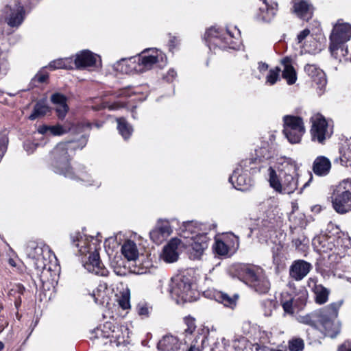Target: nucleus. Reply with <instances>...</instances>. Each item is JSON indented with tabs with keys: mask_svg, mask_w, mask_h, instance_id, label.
Segmentation results:
<instances>
[{
	"mask_svg": "<svg viewBox=\"0 0 351 351\" xmlns=\"http://www.w3.org/2000/svg\"><path fill=\"white\" fill-rule=\"evenodd\" d=\"M51 101L56 106L58 117L60 119H64L69 110L66 97L60 93H55L51 95Z\"/></svg>",
	"mask_w": 351,
	"mask_h": 351,
	"instance_id": "obj_26",
	"label": "nucleus"
},
{
	"mask_svg": "<svg viewBox=\"0 0 351 351\" xmlns=\"http://www.w3.org/2000/svg\"><path fill=\"white\" fill-rule=\"evenodd\" d=\"M240 32L236 27L232 32L212 27L206 30L204 39L209 49H239L241 43Z\"/></svg>",
	"mask_w": 351,
	"mask_h": 351,
	"instance_id": "obj_6",
	"label": "nucleus"
},
{
	"mask_svg": "<svg viewBox=\"0 0 351 351\" xmlns=\"http://www.w3.org/2000/svg\"><path fill=\"white\" fill-rule=\"evenodd\" d=\"M340 160L343 166L351 167V138L346 140L340 149Z\"/></svg>",
	"mask_w": 351,
	"mask_h": 351,
	"instance_id": "obj_34",
	"label": "nucleus"
},
{
	"mask_svg": "<svg viewBox=\"0 0 351 351\" xmlns=\"http://www.w3.org/2000/svg\"><path fill=\"white\" fill-rule=\"evenodd\" d=\"M23 147L27 153L30 154L35 150L36 145L30 141H27L25 142Z\"/></svg>",
	"mask_w": 351,
	"mask_h": 351,
	"instance_id": "obj_51",
	"label": "nucleus"
},
{
	"mask_svg": "<svg viewBox=\"0 0 351 351\" xmlns=\"http://www.w3.org/2000/svg\"><path fill=\"white\" fill-rule=\"evenodd\" d=\"M186 322L188 327L184 330V332L187 334H192L196 328L195 321L193 319H188Z\"/></svg>",
	"mask_w": 351,
	"mask_h": 351,
	"instance_id": "obj_52",
	"label": "nucleus"
},
{
	"mask_svg": "<svg viewBox=\"0 0 351 351\" xmlns=\"http://www.w3.org/2000/svg\"><path fill=\"white\" fill-rule=\"evenodd\" d=\"M221 345L223 346V349H219L217 351H227V348L230 346V343L228 340L224 337H222L220 341H217L215 343V347L213 348V350L216 351L218 349V347Z\"/></svg>",
	"mask_w": 351,
	"mask_h": 351,
	"instance_id": "obj_50",
	"label": "nucleus"
},
{
	"mask_svg": "<svg viewBox=\"0 0 351 351\" xmlns=\"http://www.w3.org/2000/svg\"><path fill=\"white\" fill-rule=\"evenodd\" d=\"M338 351H351V342L348 343V346L346 344L341 346Z\"/></svg>",
	"mask_w": 351,
	"mask_h": 351,
	"instance_id": "obj_61",
	"label": "nucleus"
},
{
	"mask_svg": "<svg viewBox=\"0 0 351 351\" xmlns=\"http://www.w3.org/2000/svg\"><path fill=\"white\" fill-rule=\"evenodd\" d=\"M304 71L319 85V88L321 91L319 93H322V90L326 84V79L323 71L316 65L309 64L304 66Z\"/></svg>",
	"mask_w": 351,
	"mask_h": 351,
	"instance_id": "obj_24",
	"label": "nucleus"
},
{
	"mask_svg": "<svg viewBox=\"0 0 351 351\" xmlns=\"http://www.w3.org/2000/svg\"><path fill=\"white\" fill-rule=\"evenodd\" d=\"M91 124L88 122H81L76 126V130L83 131L85 128H90Z\"/></svg>",
	"mask_w": 351,
	"mask_h": 351,
	"instance_id": "obj_58",
	"label": "nucleus"
},
{
	"mask_svg": "<svg viewBox=\"0 0 351 351\" xmlns=\"http://www.w3.org/2000/svg\"><path fill=\"white\" fill-rule=\"evenodd\" d=\"M330 169L331 162L330 160L324 156L317 157L313 163V171L315 175L319 176L328 175Z\"/></svg>",
	"mask_w": 351,
	"mask_h": 351,
	"instance_id": "obj_25",
	"label": "nucleus"
},
{
	"mask_svg": "<svg viewBox=\"0 0 351 351\" xmlns=\"http://www.w3.org/2000/svg\"><path fill=\"white\" fill-rule=\"evenodd\" d=\"M49 67L53 69H72L74 67L72 58H59L51 61Z\"/></svg>",
	"mask_w": 351,
	"mask_h": 351,
	"instance_id": "obj_35",
	"label": "nucleus"
},
{
	"mask_svg": "<svg viewBox=\"0 0 351 351\" xmlns=\"http://www.w3.org/2000/svg\"><path fill=\"white\" fill-rule=\"evenodd\" d=\"M283 134L289 143H299L305 133V127L302 118L297 116L283 117Z\"/></svg>",
	"mask_w": 351,
	"mask_h": 351,
	"instance_id": "obj_12",
	"label": "nucleus"
},
{
	"mask_svg": "<svg viewBox=\"0 0 351 351\" xmlns=\"http://www.w3.org/2000/svg\"><path fill=\"white\" fill-rule=\"evenodd\" d=\"M114 272L117 276H124L125 274V269L121 267H114Z\"/></svg>",
	"mask_w": 351,
	"mask_h": 351,
	"instance_id": "obj_60",
	"label": "nucleus"
},
{
	"mask_svg": "<svg viewBox=\"0 0 351 351\" xmlns=\"http://www.w3.org/2000/svg\"><path fill=\"white\" fill-rule=\"evenodd\" d=\"M294 12L301 19L308 21L313 16V8L307 0H293Z\"/></svg>",
	"mask_w": 351,
	"mask_h": 351,
	"instance_id": "obj_22",
	"label": "nucleus"
},
{
	"mask_svg": "<svg viewBox=\"0 0 351 351\" xmlns=\"http://www.w3.org/2000/svg\"><path fill=\"white\" fill-rule=\"evenodd\" d=\"M310 34V31L308 29H305L302 31L297 37L299 43H302Z\"/></svg>",
	"mask_w": 351,
	"mask_h": 351,
	"instance_id": "obj_53",
	"label": "nucleus"
},
{
	"mask_svg": "<svg viewBox=\"0 0 351 351\" xmlns=\"http://www.w3.org/2000/svg\"><path fill=\"white\" fill-rule=\"evenodd\" d=\"M37 131H38V133L40 134H43V135L49 134H50L49 133L50 132V126L45 125H40L38 127Z\"/></svg>",
	"mask_w": 351,
	"mask_h": 351,
	"instance_id": "obj_56",
	"label": "nucleus"
},
{
	"mask_svg": "<svg viewBox=\"0 0 351 351\" xmlns=\"http://www.w3.org/2000/svg\"><path fill=\"white\" fill-rule=\"evenodd\" d=\"M239 247V239L232 233L225 234L222 239H216L213 249L217 255L227 256L232 254Z\"/></svg>",
	"mask_w": 351,
	"mask_h": 351,
	"instance_id": "obj_15",
	"label": "nucleus"
},
{
	"mask_svg": "<svg viewBox=\"0 0 351 351\" xmlns=\"http://www.w3.org/2000/svg\"><path fill=\"white\" fill-rule=\"evenodd\" d=\"M180 241L174 238L164 247L161 254L162 259L167 263H173L178 258V247Z\"/></svg>",
	"mask_w": 351,
	"mask_h": 351,
	"instance_id": "obj_23",
	"label": "nucleus"
},
{
	"mask_svg": "<svg viewBox=\"0 0 351 351\" xmlns=\"http://www.w3.org/2000/svg\"><path fill=\"white\" fill-rule=\"evenodd\" d=\"M268 67V64L265 62H260L258 64V69L261 73H264L267 71Z\"/></svg>",
	"mask_w": 351,
	"mask_h": 351,
	"instance_id": "obj_59",
	"label": "nucleus"
},
{
	"mask_svg": "<svg viewBox=\"0 0 351 351\" xmlns=\"http://www.w3.org/2000/svg\"><path fill=\"white\" fill-rule=\"evenodd\" d=\"M87 137L82 135L77 141H69L58 143L51 152V165L53 171L58 174L63 175L71 179H78L87 183L88 185H93L94 181L91 176L86 171H80L77 175L73 172L70 167V154L75 149H82L87 143Z\"/></svg>",
	"mask_w": 351,
	"mask_h": 351,
	"instance_id": "obj_1",
	"label": "nucleus"
},
{
	"mask_svg": "<svg viewBox=\"0 0 351 351\" xmlns=\"http://www.w3.org/2000/svg\"><path fill=\"white\" fill-rule=\"evenodd\" d=\"M256 162V159L247 158L242 160L236 168L242 169V172H243L245 169H250L248 174L254 173L256 171V167H255Z\"/></svg>",
	"mask_w": 351,
	"mask_h": 351,
	"instance_id": "obj_42",
	"label": "nucleus"
},
{
	"mask_svg": "<svg viewBox=\"0 0 351 351\" xmlns=\"http://www.w3.org/2000/svg\"><path fill=\"white\" fill-rule=\"evenodd\" d=\"M112 338H114L119 343H123L125 341V336L128 337V330L126 328H117V330H113L111 335Z\"/></svg>",
	"mask_w": 351,
	"mask_h": 351,
	"instance_id": "obj_44",
	"label": "nucleus"
},
{
	"mask_svg": "<svg viewBox=\"0 0 351 351\" xmlns=\"http://www.w3.org/2000/svg\"><path fill=\"white\" fill-rule=\"evenodd\" d=\"M26 254L34 265L36 275L41 276L46 271H50L51 265L56 261L54 254L48 245L43 243H31L26 248Z\"/></svg>",
	"mask_w": 351,
	"mask_h": 351,
	"instance_id": "obj_7",
	"label": "nucleus"
},
{
	"mask_svg": "<svg viewBox=\"0 0 351 351\" xmlns=\"http://www.w3.org/2000/svg\"><path fill=\"white\" fill-rule=\"evenodd\" d=\"M136 58L137 73H143L154 68L155 65L160 66L166 62L165 55L157 49H145Z\"/></svg>",
	"mask_w": 351,
	"mask_h": 351,
	"instance_id": "obj_11",
	"label": "nucleus"
},
{
	"mask_svg": "<svg viewBox=\"0 0 351 351\" xmlns=\"http://www.w3.org/2000/svg\"><path fill=\"white\" fill-rule=\"evenodd\" d=\"M176 75H177V73L175 70L170 69L167 72V75L165 76V78L166 79V80L167 82H171L175 79V77H176Z\"/></svg>",
	"mask_w": 351,
	"mask_h": 351,
	"instance_id": "obj_57",
	"label": "nucleus"
},
{
	"mask_svg": "<svg viewBox=\"0 0 351 351\" xmlns=\"http://www.w3.org/2000/svg\"><path fill=\"white\" fill-rule=\"evenodd\" d=\"M312 265L303 260L295 261L290 267L289 274L294 280H302L311 271Z\"/></svg>",
	"mask_w": 351,
	"mask_h": 351,
	"instance_id": "obj_21",
	"label": "nucleus"
},
{
	"mask_svg": "<svg viewBox=\"0 0 351 351\" xmlns=\"http://www.w3.org/2000/svg\"><path fill=\"white\" fill-rule=\"evenodd\" d=\"M47 78H48V74L46 73H43V72H39L35 76V80H36L38 82H39L40 83L45 82Z\"/></svg>",
	"mask_w": 351,
	"mask_h": 351,
	"instance_id": "obj_55",
	"label": "nucleus"
},
{
	"mask_svg": "<svg viewBox=\"0 0 351 351\" xmlns=\"http://www.w3.org/2000/svg\"><path fill=\"white\" fill-rule=\"evenodd\" d=\"M181 237L185 239L188 247V254L191 259H200L204 251L208 248L210 241L205 232L204 225L197 221L184 222L180 228Z\"/></svg>",
	"mask_w": 351,
	"mask_h": 351,
	"instance_id": "obj_3",
	"label": "nucleus"
},
{
	"mask_svg": "<svg viewBox=\"0 0 351 351\" xmlns=\"http://www.w3.org/2000/svg\"><path fill=\"white\" fill-rule=\"evenodd\" d=\"M333 209L339 214L351 211V180L346 179L335 186L330 195Z\"/></svg>",
	"mask_w": 351,
	"mask_h": 351,
	"instance_id": "obj_10",
	"label": "nucleus"
},
{
	"mask_svg": "<svg viewBox=\"0 0 351 351\" xmlns=\"http://www.w3.org/2000/svg\"><path fill=\"white\" fill-rule=\"evenodd\" d=\"M280 72L281 69L278 66L270 69L266 77V84L269 85H274L276 84V82L279 80Z\"/></svg>",
	"mask_w": 351,
	"mask_h": 351,
	"instance_id": "obj_43",
	"label": "nucleus"
},
{
	"mask_svg": "<svg viewBox=\"0 0 351 351\" xmlns=\"http://www.w3.org/2000/svg\"><path fill=\"white\" fill-rule=\"evenodd\" d=\"M283 65L282 77L287 80L288 84H293L297 80V74L291 63V59L285 58L282 60Z\"/></svg>",
	"mask_w": 351,
	"mask_h": 351,
	"instance_id": "obj_30",
	"label": "nucleus"
},
{
	"mask_svg": "<svg viewBox=\"0 0 351 351\" xmlns=\"http://www.w3.org/2000/svg\"><path fill=\"white\" fill-rule=\"evenodd\" d=\"M130 293L128 289L121 292L120 295L117 296V301L120 307L123 310L130 308Z\"/></svg>",
	"mask_w": 351,
	"mask_h": 351,
	"instance_id": "obj_40",
	"label": "nucleus"
},
{
	"mask_svg": "<svg viewBox=\"0 0 351 351\" xmlns=\"http://www.w3.org/2000/svg\"><path fill=\"white\" fill-rule=\"evenodd\" d=\"M5 19L11 27L19 26L24 20L25 10L21 3L14 2L5 8Z\"/></svg>",
	"mask_w": 351,
	"mask_h": 351,
	"instance_id": "obj_16",
	"label": "nucleus"
},
{
	"mask_svg": "<svg viewBox=\"0 0 351 351\" xmlns=\"http://www.w3.org/2000/svg\"><path fill=\"white\" fill-rule=\"evenodd\" d=\"M172 233L169 221L165 219H158L155 227L149 232L151 240L156 244H160Z\"/></svg>",
	"mask_w": 351,
	"mask_h": 351,
	"instance_id": "obj_17",
	"label": "nucleus"
},
{
	"mask_svg": "<svg viewBox=\"0 0 351 351\" xmlns=\"http://www.w3.org/2000/svg\"><path fill=\"white\" fill-rule=\"evenodd\" d=\"M307 286L315 294V302L318 304H325L328 300L330 291L322 285L317 284L315 278H310L307 282Z\"/></svg>",
	"mask_w": 351,
	"mask_h": 351,
	"instance_id": "obj_20",
	"label": "nucleus"
},
{
	"mask_svg": "<svg viewBox=\"0 0 351 351\" xmlns=\"http://www.w3.org/2000/svg\"><path fill=\"white\" fill-rule=\"evenodd\" d=\"M311 120L312 122L311 129L312 141L324 144L332 136V128L328 125L326 119L319 114L313 116Z\"/></svg>",
	"mask_w": 351,
	"mask_h": 351,
	"instance_id": "obj_14",
	"label": "nucleus"
},
{
	"mask_svg": "<svg viewBox=\"0 0 351 351\" xmlns=\"http://www.w3.org/2000/svg\"><path fill=\"white\" fill-rule=\"evenodd\" d=\"M280 164V172L282 174L280 179L276 171L271 167H269L267 171L269 185L279 193H293L298 186V166L291 158H283Z\"/></svg>",
	"mask_w": 351,
	"mask_h": 351,
	"instance_id": "obj_4",
	"label": "nucleus"
},
{
	"mask_svg": "<svg viewBox=\"0 0 351 351\" xmlns=\"http://www.w3.org/2000/svg\"><path fill=\"white\" fill-rule=\"evenodd\" d=\"M171 297L177 304L195 301L199 298L196 286L186 276L178 275L173 277L169 285Z\"/></svg>",
	"mask_w": 351,
	"mask_h": 351,
	"instance_id": "obj_8",
	"label": "nucleus"
},
{
	"mask_svg": "<svg viewBox=\"0 0 351 351\" xmlns=\"http://www.w3.org/2000/svg\"><path fill=\"white\" fill-rule=\"evenodd\" d=\"M248 171L250 169H245L242 172V169L236 168L232 175L230 177L229 181L233 186L238 190H245L250 184V178Z\"/></svg>",
	"mask_w": 351,
	"mask_h": 351,
	"instance_id": "obj_19",
	"label": "nucleus"
},
{
	"mask_svg": "<svg viewBox=\"0 0 351 351\" xmlns=\"http://www.w3.org/2000/svg\"><path fill=\"white\" fill-rule=\"evenodd\" d=\"M50 111L49 107L44 101L37 102L34 108L32 113L29 115L30 120H35L37 118L46 115Z\"/></svg>",
	"mask_w": 351,
	"mask_h": 351,
	"instance_id": "obj_36",
	"label": "nucleus"
},
{
	"mask_svg": "<svg viewBox=\"0 0 351 351\" xmlns=\"http://www.w3.org/2000/svg\"><path fill=\"white\" fill-rule=\"evenodd\" d=\"M243 274L247 283L256 292L265 293L270 289V283L260 268L245 266L243 268Z\"/></svg>",
	"mask_w": 351,
	"mask_h": 351,
	"instance_id": "obj_13",
	"label": "nucleus"
},
{
	"mask_svg": "<svg viewBox=\"0 0 351 351\" xmlns=\"http://www.w3.org/2000/svg\"><path fill=\"white\" fill-rule=\"evenodd\" d=\"M74 66L77 69H86L97 67L100 66V58L97 54L88 50H84L76 54L73 60Z\"/></svg>",
	"mask_w": 351,
	"mask_h": 351,
	"instance_id": "obj_18",
	"label": "nucleus"
},
{
	"mask_svg": "<svg viewBox=\"0 0 351 351\" xmlns=\"http://www.w3.org/2000/svg\"><path fill=\"white\" fill-rule=\"evenodd\" d=\"M275 217L274 214L269 213V215H267V219H263L262 221V228L263 230H267L269 231L272 230L275 226Z\"/></svg>",
	"mask_w": 351,
	"mask_h": 351,
	"instance_id": "obj_46",
	"label": "nucleus"
},
{
	"mask_svg": "<svg viewBox=\"0 0 351 351\" xmlns=\"http://www.w3.org/2000/svg\"><path fill=\"white\" fill-rule=\"evenodd\" d=\"M208 339L206 335H197L187 351H202Z\"/></svg>",
	"mask_w": 351,
	"mask_h": 351,
	"instance_id": "obj_39",
	"label": "nucleus"
},
{
	"mask_svg": "<svg viewBox=\"0 0 351 351\" xmlns=\"http://www.w3.org/2000/svg\"><path fill=\"white\" fill-rule=\"evenodd\" d=\"M143 266L138 267L134 272L138 274H147L150 271V268L152 267V263L149 260H147L142 263Z\"/></svg>",
	"mask_w": 351,
	"mask_h": 351,
	"instance_id": "obj_48",
	"label": "nucleus"
},
{
	"mask_svg": "<svg viewBox=\"0 0 351 351\" xmlns=\"http://www.w3.org/2000/svg\"><path fill=\"white\" fill-rule=\"evenodd\" d=\"M121 253L130 261H136L139 255L136 244L131 240L124 242L121 247Z\"/></svg>",
	"mask_w": 351,
	"mask_h": 351,
	"instance_id": "obj_29",
	"label": "nucleus"
},
{
	"mask_svg": "<svg viewBox=\"0 0 351 351\" xmlns=\"http://www.w3.org/2000/svg\"><path fill=\"white\" fill-rule=\"evenodd\" d=\"M305 239L304 236H301L298 239H293L292 242L296 248H300L304 244Z\"/></svg>",
	"mask_w": 351,
	"mask_h": 351,
	"instance_id": "obj_54",
	"label": "nucleus"
},
{
	"mask_svg": "<svg viewBox=\"0 0 351 351\" xmlns=\"http://www.w3.org/2000/svg\"><path fill=\"white\" fill-rule=\"evenodd\" d=\"M117 129L120 134L125 140L129 138L133 131L132 126L127 123L124 118L117 119Z\"/></svg>",
	"mask_w": 351,
	"mask_h": 351,
	"instance_id": "obj_37",
	"label": "nucleus"
},
{
	"mask_svg": "<svg viewBox=\"0 0 351 351\" xmlns=\"http://www.w3.org/2000/svg\"><path fill=\"white\" fill-rule=\"evenodd\" d=\"M307 298V294L306 292H302L297 298H293L294 306L298 309H301L305 305Z\"/></svg>",
	"mask_w": 351,
	"mask_h": 351,
	"instance_id": "obj_47",
	"label": "nucleus"
},
{
	"mask_svg": "<svg viewBox=\"0 0 351 351\" xmlns=\"http://www.w3.org/2000/svg\"><path fill=\"white\" fill-rule=\"evenodd\" d=\"M136 58L121 59L114 64V69L122 73H131L132 71L137 73Z\"/></svg>",
	"mask_w": 351,
	"mask_h": 351,
	"instance_id": "obj_28",
	"label": "nucleus"
},
{
	"mask_svg": "<svg viewBox=\"0 0 351 351\" xmlns=\"http://www.w3.org/2000/svg\"><path fill=\"white\" fill-rule=\"evenodd\" d=\"M277 307V302L275 300H265L262 302V308L264 315L269 317Z\"/></svg>",
	"mask_w": 351,
	"mask_h": 351,
	"instance_id": "obj_41",
	"label": "nucleus"
},
{
	"mask_svg": "<svg viewBox=\"0 0 351 351\" xmlns=\"http://www.w3.org/2000/svg\"><path fill=\"white\" fill-rule=\"evenodd\" d=\"M314 248L319 252H326L332 250V244L328 241L326 235H318L314 237L312 241Z\"/></svg>",
	"mask_w": 351,
	"mask_h": 351,
	"instance_id": "obj_33",
	"label": "nucleus"
},
{
	"mask_svg": "<svg viewBox=\"0 0 351 351\" xmlns=\"http://www.w3.org/2000/svg\"><path fill=\"white\" fill-rule=\"evenodd\" d=\"M8 263L12 267H15L16 266V263H15L14 260L12 259V258H10L8 260Z\"/></svg>",
	"mask_w": 351,
	"mask_h": 351,
	"instance_id": "obj_64",
	"label": "nucleus"
},
{
	"mask_svg": "<svg viewBox=\"0 0 351 351\" xmlns=\"http://www.w3.org/2000/svg\"><path fill=\"white\" fill-rule=\"evenodd\" d=\"M304 343L301 338H293L289 341V349L291 351H302Z\"/></svg>",
	"mask_w": 351,
	"mask_h": 351,
	"instance_id": "obj_45",
	"label": "nucleus"
},
{
	"mask_svg": "<svg viewBox=\"0 0 351 351\" xmlns=\"http://www.w3.org/2000/svg\"><path fill=\"white\" fill-rule=\"evenodd\" d=\"M108 285L106 282H101L96 290L93 291L90 295L93 298L96 304H104L108 303Z\"/></svg>",
	"mask_w": 351,
	"mask_h": 351,
	"instance_id": "obj_31",
	"label": "nucleus"
},
{
	"mask_svg": "<svg viewBox=\"0 0 351 351\" xmlns=\"http://www.w3.org/2000/svg\"><path fill=\"white\" fill-rule=\"evenodd\" d=\"M128 91H129L128 90H123L121 91V95L124 97H129V96H130V94L128 93Z\"/></svg>",
	"mask_w": 351,
	"mask_h": 351,
	"instance_id": "obj_63",
	"label": "nucleus"
},
{
	"mask_svg": "<svg viewBox=\"0 0 351 351\" xmlns=\"http://www.w3.org/2000/svg\"><path fill=\"white\" fill-rule=\"evenodd\" d=\"M77 243L76 247L79 248V252L82 255L86 256L88 254V259L84 261V268L90 273L96 275L105 276L108 274V270L104 267L101 263L98 250L99 249V242L97 239L93 237L80 238L77 237Z\"/></svg>",
	"mask_w": 351,
	"mask_h": 351,
	"instance_id": "obj_5",
	"label": "nucleus"
},
{
	"mask_svg": "<svg viewBox=\"0 0 351 351\" xmlns=\"http://www.w3.org/2000/svg\"><path fill=\"white\" fill-rule=\"evenodd\" d=\"M329 49L332 56L335 58L344 57L348 53V48L345 43L351 38V25L338 20L333 25L330 35Z\"/></svg>",
	"mask_w": 351,
	"mask_h": 351,
	"instance_id": "obj_9",
	"label": "nucleus"
},
{
	"mask_svg": "<svg viewBox=\"0 0 351 351\" xmlns=\"http://www.w3.org/2000/svg\"><path fill=\"white\" fill-rule=\"evenodd\" d=\"M66 130L60 125L50 126V134L53 136H60L65 134Z\"/></svg>",
	"mask_w": 351,
	"mask_h": 351,
	"instance_id": "obj_49",
	"label": "nucleus"
},
{
	"mask_svg": "<svg viewBox=\"0 0 351 351\" xmlns=\"http://www.w3.org/2000/svg\"><path fill=\"white\" fill-rule=\"evenodd\" d=\"M216 301L223 304L226 307L234 308L237 304V300L239 298L237 294H234L230 297L227 293L222 291H217L214 294Z\"/></svg>",
	"mask_w": 351,
	"mask_h": 351,
	"instance_id": "obj_32",
	"label": "nucleus"
},
{
	"mask_svg": "<svg viewBox=\"0 0 351 351\" xmlns=\"http://www.w3.org/2000/svg\"><path fill=\"white\" fill-rule=\"evenodd\" d=\"M149 313L148 308L146 306H142L138 310V313L141 315H147Z\"/></svg>",
	"mask_w": 351,
	"mask_h": 351,
	"instance_id": "obj_62",
	"label": "nucleus"
},
{
	"mask_svg": "<svg viewBox=\"0 0 351 351\" xmlns=\"http://www.w3.org/2000/svg\"><path fill=\"white\" fill-rule=\"evenodd\" d=\"M281 297V304L284 311L288 314H293V309L297 308L294 306L293 298H289L287 293H282Z\"/></svg>",
	"mask_w": 351,
	"mask_h": 351,
	"instance_id": "obj_38",
	"label": "nucleus"
},
{
	"mask_svg": "<svg viewBox=\"0 0 351 351\" xmlns=\"http://www.w3.org/2000/svg\"><path fill=\"white\" fill-rule=\"evenodd\" d=\"M341 305V301L330 303L313 313L300 315L298 320L316 329H319V324L326 336L335 338L341 331V324L337 317Z\"/></svg>",
	"mask_w": 351,
	"mask_h": 351,
	"instance_id": "obj_2",
	"label": "nucleus"
},
{
	"mask_svg": "<svg viewBox=\"0 0 351 351\" xmlns=\"http://www.w3.org/2000/svg\"><path fill=\"white\" fill-rule=\"evenodd\" d=\"M180 342L178 338L171 335H167L158 343L157 348L161 351H171L180 348Z\"/></svg>",
	"mask_w": 351,
	"mask_h": 351,
	"instance_id": "obj_27",
	"label": "nucleus"
}]
</instances>
